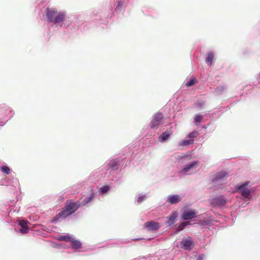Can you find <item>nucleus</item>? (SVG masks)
Wrapping results in <instances>:
<instances>
[{
	"label": "nucleus",
	"mask_w": 260,
	"mask_h": 260,
	"mask_svg": "<svg viewBox=\"0 0 260 260\" xmlns=\"http://www.w3.org/2000/svg\"><path fill=\"white\" fill-rule=\"evenodd\" d=\"M164 118V115L161 112H156L155 113L151 120L149 126L152 129H156L158 126L161 125L162 122V119Z\"/></svg>",
	"instance_id": "6e6552de"
},
{
	"label": "nucleus",
	"mask_w": 260,
	"mask_h": 260,
	"mask_svg": "<svg viewBox=\"0 0 260 260\" xmlns=\"http://www.w3.org/2000/svg\"><path fill=\"white\" fill-rule=\"evenodd\" d=\"M223 107H221L220 108V109H223Z\"/></svg>",
	"instance_id": "37998d69"
},
{
	"label": "nucleus",
	"mask_w": 260,
	"mask_h": 260,
	"mask_svg": "<svg viewBox=\"0 0 260 260\" xmlns=\"http://www.w3.org/2000/svg\"><path fill=\"white\" fill-rule=\"evenodd\" d=\"M205 257V255L204 254H200L198 256H195L194 260H203Z\"/></svg>",
	"instance_id": "58836bf2"
},
{
	"label": "nucleus",
	"mask_w": 260,
	"mask_h": 260,
	"mask_svg": "<svg viewBox=\"0 0 260 260\" xmlns=\"http://www.w3.org/2000/svg\"><path fill=\"white\" fill-rule=\"evenodd\" d=\"M203 118L204 116L203 115L196 114L193 119V123L197 126L199 125Z\"/></svg>",
	"instance_id": "bb28decb"
},
{
	"label": "nucleus",
	"mask_w": 260,
	"mask_h": 260,
	"mask_svg": "<svg viewBox=\"0 0 260 260\" xmlns=\"http://www.w3.org/2000/svg\"><path fill=\"white\" fill-rule=\"evenodd\" d=\"M192 157L190 154H185L183 156H181L178 158V162L182 164H187L189 161H191Z\"/></svg>",
	"instance_id": "412c9836"
},
{
	"label": "nucleus",
	"mask_w": 260,
	"mask_h": 260,
	"mask_svg": "<svg viewBox=\"0 0 260 260\" xmlns=\"http://www.w3.org/2000/svg\"><path fill=\"white\" fill-rule=\"evenodd\" d=\"M68 217L67 214L63 209L57 214L51 220V222L53 224H57Z\"/></svg>",
	"instance_id": "ddd939ff"
},
{
	"label": "nucleus",
	"mask_w": 260,
	"mask_h": 260,
	"mask_svg": "<svg viewBox=\"0 0 260 260\" xmlns=\"http://www.w3.org/2000/svg\"><path fill=\"white\" fill-rule=\"evenodd\" d=\"M20 206L16 205L14 200H11L6 204H0V218L7 223H12L11 215L12 212H18Z\"/></svg>",
	"instance_id": "20e7f679"
},
{
	"label": "nucleus",
	"mask_w": 260,
	"mask_h": 260,
	"mask_svg": "<svg viewBox=\"0 0 260 260\" xmlns=\"http://www.w3.org/2000/svg\"><path fill=\"white\" fill-rule=\"evenodd\" d=\"M194 142V140L193 139H190L188 140H184L182 141L180 143V145L181 146H187L190 144H193Z\"/></svg>",
	"instance_id": "473e14b6"
},
{
	"label": "nucleus",
	"mask_w": 260,
	"mask_h": 260,
	"mask_svg": "<svg viewBox=\"0 0 260 260\" xmlns=\"http://www.w3.org/2000/svg\"><path fill=\"white\" fill-rule=\"evenodd\" d=\"M214 59V53L212 51L209 52L207 53V57L205 59L206 63L208 66H211L213 63Z\"/></svg>",
	"instance_id": "a878e982"
},
{
	"label": "nucleus",
	"mask_w": 260,
	"mask_h": 260,
	"mask_svg": "<svg viewBox=\"0 0 260 260\" xmlns=\"http://www.w3.org/2000/svg\"><path fill=\"white\" fill-rule=\"evenodd\" d=\"M197 213L193 210L184 211L182 216V219L185 220L192 219L196 217Z\"/></svg>",
	"instance_id": "aec40b11"
},
{
	"label": "nucleus",
	"mask_w": 260,
	"mask_h": 260,
	"mask_svg": "<svg viewBox=\"0 0 260 260\" xmlns=\"http://www.w3.org/2000/svg\"><path fill=\"white\" fill-rule=\"evenodd\" d=\"M181 199L178 194H171L167 197L166 202L171 204H176L180 202Z\"/></svg>",
	"instance_id": "6ab92c4d"
},
{
	"label": "nucleus",
	"mask_w": 260,
	"mask_h": 260,
	"mask_svg": "<svg viewBox=\"0 0 260 260\" xmlns=\"http://www.w3.org/2000/svg\"><path fill=\"white\" fill-rule=\"evenodd\" d=\"M18 224L21 226L19 229V232L22 234H26L28 232V227L27 224L28 222L24 219H18L17 220Z\"/></svg>",
	"instance_id": "2eb2a0df"
},
{
	"label": "nucleus",
	"mask_w": 260,
	"mask_h": 260,
	"mask_svg": "<svg viewBox=\"0 0 260 260\" xmlns=\"http://www.w3.org/2000/svg\"><path fill=\"white\" fill-rule=\"evenodd\" d=\"M137 149V146L134 147H129L128 148H125L124 150V151L127 152V153L131 154H134L135 151H136Z\"/></svg>",
	"instance_id": "72a5a7b5"
},
{
	"label": "nucleus",
	"mask_w": 260,
	"mask_h": 260,
	"mask_svg": "<svg viewBox=\"0 0 260 260\" xmlns=\"http://www.w3.org/2000/svg\"><path fill=\"white\" fill-rule=\"evenodd\" d=\"M15 115V112L10 106L3 105L0 106V126H4Z\"/></svg>",
	"instance_id": "39448f33"
},
{
	"label": "nucleus",
	"mask_w": 260,
	"mask_h": 260,
	"mask_svg": "<svg viewBox=\"0 0 260 260\" xmlns=\"http://www.w3.org/2000/svg\"><path fill=\"white\" fill-rule=\"evenodd\" d=\"M227 199L223 195H218L210 200V203L213 208H222L227 203Z\"/></svg>",
	"instance_id": "0eeeda50"
},
{
	"label": "nucleus",
	"mask_w": 260,
	"mask_h": 260,
	"mask_svg": "<svg viewBox=\"0 0 260 260\" xmlns=\"http://www.w3.org/2000/svg\"><path fill=\"white\" fill-rule=\"evenodd\" d=\"M177 215L176 212H174L171 215H170L169 217H168V220L166 222V224L168 226H172L175 221L176 218H177Z\"/></svg>",
	"instance_id": "b1692460"
},
{
	"label": "nucleus",
	"mask_w": 260,
	"mask_h": 260,
	"mask_svg": "<svg viewBox=\"0 0 260 260\" xmlns=\"http://www.w3.org/2000/svg\"><path fill=\"white\" fill-rule=\"evenodd\" d=\"M229 176L226 171H220L214 174L211 178V182L213 183H218L225 181Z\"/></svg>",
	"instance_id": "9d476101"
},
{
	"label": "nucleus",
	"mask_w": 260,
	"mask_h": 260,
	"mask_svg": "<svg viewBox=\"0 0 260 260\" xmlns=\"http://www.w3.org/2000/svg\"><path fill=\"white\" fill-rule=\"evenodd\" d=\"M46 15L47 21L53 24H58L60 26L68 27L71 24L70 18L67 17L65 12H58L55 9L47 8Z\"/></svg>",
	"instance_id": "7ed1b4c3"
},
{
	"label": "nucleus",
	"mask_w": 260,
	"mask_h": 260,
	"mask_svg": "<svg viewBox=\"0 0 260 260\" xmlns=\"http://www.w3.org/2000/svg\"><path fill=\"white\" fill-rule=\"evenodd\" d=\"M249 183V182L248 181H246L236 186V190L241 193L242 198L244 199L250 198L251 191L247 187Z\"/></svg>",
	"instance_id": "1a4fd4ad"
},
{
	"label": "nucleus",
	"mask_w": 260,
	"mask_h": 260,
	"mask_svg": "<svg viewBox=\"0 0 260 260\" xmlns=\"http://www.w3.org/2000/svg\"><path fill=\"white\" fill-rule=\"evenodd\" d=\"M206 102L202 99H199L193 104V107L198 110L202 109L205 106Z\"/></svg>",
	"instance_id": "393cba45"
},
{
	"label": "nucleus",
	"mask_w": 260,
	"mask_h": 260,
	"mask_svg": "<svg viewBox=\"0 0 260 260\" xmlns=\"http://www.w3.org/2000/svg\"><path fill=\"white\" fill-rule=\"evenodd\" d=\"M80 207V202L79 201H74L73 200H68L62 209L64 211L69 217L76 212Z\"/></svg>",
	"instance_id": "423d86ee"
},
{
	"label": "nucleus",
	"mask_w": 260,
	"mask_h": 260,
	"mask_svg": "<svg viewBox=\"0 0 260 260\" xmlns=\"http://www.w3.org/2000/svg\"><path fill=\"white\" fill-rule=\"evenodd\" d=\"M141 10L143 13L146 16L155 17L157 14V12L155 10L149 7L144 6L142 8Z\"/></svg>",
	"instance_id": "f3484780"
},
{
	"label": "nucleus",
	"mask_w": 260,
	"mask_h": 260,
	"mask_svg": "<svg viewBox=\"0 0 260 260\" xmlns=\"http://www.w3.org/2000/svg\"><path fill=\"white\" fill-rule=\"evenodd\" d=\"M203 128H204V129H206L207 128V126L204 125V126H203Z\"/></svg>",
	"instance_id": "79ce46f5"
},
{
	"label": "nucleus",
	"mask_w": 260,
	"mask_h": 260,
	"mask_svg": "<svg viewBox=\"0 0 260 260\" xmlns=\"http://www.w3.org/2000/svg\"><path fill=\"white\" fill-rule=\"evenodd\" d=\"M100 172H93L89 176V178H90V179L91 180L92 182H95L96 181H97L98 180V179H94L93 180V178L94 177H98L100 175Z\"/></svg>",
	"instance_id": "f704fd0d"
},
{
	"label": "nucleus",
	"mask_w": 260,
	"mask_h": 260,
	"mask_svg": "<svg viewBox=\"0 0 260 260\" xmlns=\"http://www.w3.org/2000/svg\"><path fill=\"white\" fill-rule=\"evenodd\" d=\"M215 221V220H203L202 221V224L204 225L210 226L212 224V222Z\"/></svg>",
	"instance_id": "4c0bfd02"
},
{
	"label": "nucleus",
	"mask_w": 260,
	"mask_h": 260,
	"mask_svg": "<svg viewBox=\"0 0 260 260\" xmlns=\"http://www.w3.org/2000/svg\"><path fill=\"white\" fill-rule=\"evenodd\" d=\"M144 227L148 231H154L157 230L160 226L158 222L150 221L146 222L144 224Z\"/></svg>",
	"instance_id": "4468645a"
},
{
	"label": "nucleus",
	"mask_w": 260,
	"mask_h": 260,
	"mask_svg": "<svg viewBox=\"0 0 260 260\" xmlns=\"http://www.w3.org/2000/svg\"><path fill=\"white\" fill-rule=\"evenodd\" d=\"M94 198V193H91L88 197L83 199L82 202H80V206H84L89 203Z\"/></svg>",
	"instance_id": "5701e85b"
},
{
	"label": "nucleus",
	"mask_w": 260,
	"mask_h": 260,
	"mask_svg": "<svg viewBox=\"0 0 260 260\" xmlns=\"http://www.w3.org/2000/svg\"><path fill=\"white\" fill-rule=\"evenodd\" d=\"M259 79H260V73H259Z\"/></svg>",
	"instance_id": "c03bdc74"
},
{
	"label": "nucleus",
	"mask_w": 260,
	"mask_h": 260,
	"mask_svg": "<svg viewBox=\"0 0 260 260\" xmlns=\"http://www.w3.org/2000/svg\"><path fill=\"white\" fill-rule=\"evenodd\" d=\"M180 247L186 250H191L194 246V242L191 237H188L186 238H183L180 242Z\"/></svg>",
	"instance_id": "9b49d317"
},
{
	"label": "nucleus",
	"mask_w": 260,
	"mask_h": 260,
	"mask_svg": "<svg viewBox=\"0 0 260 260\" xmlns=\"http://www.w3.org/2000/svg\"><path fill=\"white\" fill-rule=\"evenodd\" d=\"M199 164V161L198 160H192L191 161H189L188 164L184 165V166L181 169L179 173L182 175H186L190 170L193 169L197 165H198Z\"/></svg>",
	"instance_id": "f8f14e48"
},
{
	"label": "nucleus",
	"mask_w": 260,
	"mask_h": 260,
	"mask_svg": "<svg viewBox=\"0 0 260 260\" xmlns=\"http://www.w3.org/2000/svg\"><path fill=\"white\" fill-rule=\"evenodd\" d=\"M147 198V196L146 194H141L137 198V202L138 204H141Z\"/></svg>",
	"instance_id": "c9c22d12"
},
{
	"label": "nucleus",
	"mask_w": 260,
	"mask_h": 260,
	"mask_svg": "<svg viewBox=\"0 0 260 260\" xmlns=\"http://www.w3.org/2000/svg\"><path fill=\"white\" fill-rule=\"evenodd\" d=\"M189 224L188 222H182L177 228L175 233H178L182 231L187 225Z\"/></svg>",
	"instance_id": "c85d7f7f"
},
{
	"label": "nucleus",
	"mask_w": 260,
	"mask_h": 260,
	"mask_svg": "<svg viewBox=\"0 0 260 260\" xmlns=\"http://www.w3.org/2000/svg\"><path fill=\"white\" fill-rule=\"evenodd\" d=\"M226 89V85L225 84H222L217 86L213 92L215 95H221Z\"/></svg>",
	"instance_id": "4be33fe9"
},
{
	"label": "nucleus",
	"mask_w": 260,
	"mask_h": 260,
	"mask_svg": "<svg viewBox=\"0 0 260 260\" xmlns=\"http://www.w3.org/2000/svg\"><path fill=\"white\" fill-rule=\"evenodd\" d=\"M128 2V0H109V3L95 15L94 20L96 23L104 27L113 16L125 10Z\"/></svg>",
	"instance_id": "f257e3e1"
},
{
	"label": "nucleus",
	"mask_w": 260,
	"mask_h": 260,
	"mask_svg": "<svg viewBox=\"0 0 260 260\" xmlns=\"http://www.w3.org/2000/svg\"><path fill=\"white\" fill-rule=\"evenodd\" d=\"M12 182L13 185H17L18 184V181L16 178H13Z\"/></svg>",
	"instance_id": "ea45409f"
},
{
	"label": "nucleus",
	"mask_w": 260,
	"mask_h": 260,
	"mask_svg": "<svg viewBox=\"0 0 260 260\" xmlns=\"http://www.w3.org/2000/svg\"><path fill=\"white\" fill-rule=\"evenodd\" d=\"M110 189L109 185H106L102 186L99 189V193L100 194H104L107 193Z\"/></svg>",
	"instance_id": "cd10ccee"
},
{
	"label": "nucleus",
	"mask_w": 260,
	"mask_h": 260,
	"mask_svg": "<svg viewBox=\"0 0 260 260\" xmlns=\"http://www.w3.org/2000/svg\"><path fill=\"white\" fill-rule=\"evenodd\" d=\"M197 82V80H196L195 77H192L189 80L186 81V82L185 83V85L187 87H191Z\"/></svg>",
	"instance_id": "c756f323"
},
{
	"label": "nucleus",
	"mask_w": 260,
	"mask_h": 260,
	"mask_svg": "<svg viewBox=\"0 0 260 260\" xmlns=\"http://www.w3.org/2000/svg\"><path fill=\"white\" fill-rule=\"evenodd\" d=\"M72 236L67 235L64 236H60L58 237V240L59 241H64L66 242H70V240H71Z\"/></svg>",
	"instance_id": "7c9ffc66"
},
{
	"label": "nucleus",
	"mask_w": 260,
	"mask_h": 260,
	"mask_svg": "<svg viewBox=\"0 0 260 260\" xmlns=\"http://www.w3.org/2000/svg\"><path fill=\"white\" fill-rule=\"evenodd\" d=\"M1 171L4 173H5L7 175H9L10 174V172H11V169H10V168L6 166V165H4V166H2L1 167Z\"/></svg>",
	"instance_id": "2f4dec72"
},
{
	"label": "nucleus",
	"mask_w": 260,
	"mask_h": 260,
	"mask_svg": "<svg viewBox=\"0 0 260 260\" xmlns=\"http://www.w3.org/2000/svg\"><path fill=\"white\" fill-rule=\"evenodd\" d=\"M173 132L170 129H167L163 132L158 138V140L160 143L167 142L172 135Z\"/></svg>",
	"instance_id": "dca6fc26"
},
{
	"label": "nucleus",
	"mask_w": 260,
	"mask_h": 260,
	"mask_svg": "<svg viewBox=\"0 0 260 260\" xmlns=\"http://www.w3.org/2000/svg\"><path fill=\"white\" fill-rule=\"evenodd\" d=\"M129 155L128 154H122L114 156L110 158L104 164L105 172L102 173L103 178L109 180L117 184L122 182V176L116 174L119 169L122 168L125 163L126 157Z\"/></svg>",
	"instance_id": "f03ea898"
},
{
	"label": "nucleus",
	"mask_w": 260,
	"mask_h": 260,
	"mask_svg": "<svg viewBox=\"0 0 260 260\" xmlns=\"http://www.w3.org/2000/svg\"><path fill=\"white\" fill-rule=\"evenodd\" d=\"M198 135L199 132L198 131H194L188 134V137L190 139H193L194 138H196L197 136H198Z\"/></svg>",
	"instance_id": "e433bc0d"
},
{
	"label": "nucleus",
	"mask_w": 260,
	"mask_h": 260,
	"mask_svg": "<svg viewBox=\"0 0 260 260\" xmlns=\"http://www.w3.org/2000/svg\"><path fill=\"white\" fill-rule=\"evenodd\" d=\"M144 239H145L143 238H138L133 239H132V240L133 241H138V240H144Z\"/></svg>",
	"instance_id": "a19ab883"
},
{
	"label": "nucleus",
	"mask_w": 260,
	"mask_h": 260,
	"mask_svg": "<svg viewBox=\"0 0 260 260\" xmlns=\"http://www.w3.org/2000/svg\"><path fill=\"white\" fill-rule=\"evenodd\" d=\"M70 245L75 251H77L82 247L81 242L78 240L75 239L73 237L70 240Z\"/></svg>",
	"instance_id": "a211bd4d"
}]
</instances>
